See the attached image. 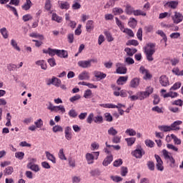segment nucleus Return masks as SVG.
<instances>
[{
  "instance_id": "29",
  "label": "nucleus",
  "mask_w": 183,
  "mask_h": 183,
  "mask_svg": "<svg viewBox=\"0 0 183 183\" xmlns=\"http://www.w3.org/2000/svg\"><path fill=\"white\" fill-rule=\"evenodd\" d=\"M124 51H125V52H127V54L129 56H134V54H136L137 50V49H131V48L127 47L124 49Z\"/></svg>"
},
{
  "instance_id": "61",
  "label": "nucleus",
  "mask_w": 183,
  "mask_h": 183,
  "mask_svg": "<svg viewBox=\"0 0 183 183\" xmlns=\"http://www.w3.org/2000/svg\"><path fill=\"white\" fill-rule=\"evenodd\" d=\"M145 144L149 148H153L154 145H155V143L152 140L147 139L145 141Z\"/></svg>"
},
{
  "instance_id": "36",
  "label": "nucleus",
  "mask_w": 183,
  "mask_h": 183,
  "mask_svg": "<svg viewBox=\"0 0 183 183\" xmlns=\"http://www.w3.org/2000/svg\"><path fill=\"white\" fill-rule=\"evenodd\" d=\"M125 141L126 142H127L128 147H132V145L135 144V141H137V139L135 137L126 138Z\"/></svg>"
},
{
  "instance_id": "37",
  "label": "nucleus",
  "mask_w": 183,
  "mask_h": 183,
  "mask_svg": "<svg viewBox=\"0 0 183 183\" xmlns=\"http://www.w3.org/2000/svg\"><path fill=\"white\" fill-rule=\"evenodd\" d=\"M157 35H160V36H162V41H164V42H167V41H168L167 34H165V33L162 30H158L157 31Z\"/></svg>"
},
{
  "instance_id": "31",
  "label": "nucleus",
  "mask_w": 183,
  "mask_h": 183,
  "mask_svg": "<svg viewBox=\"0 0 183 183\" xmlns=\"http://www.w3.org/2000/svg\"><path fill=\"white\" fill-rule=\"evenodd\" d=\"M158 128L160 131H163V132H169L172 131V128L171 127V126L162 125V126H159Z\"/></svg>"
},
{
  "instance_id": "3",
  "label": "nucleus",
  "mask_w": 183,
  "mask_h": 183,
  "mask_svg": "<svg viewBox=\"0 0 183 183\" xmlns=\"http://www.w3.org/2000/svg\"><path fill=\"white\" fill-rule=\"evenodd\" d=\"M173 24H181L183 21V15L179 11H174V15L172 16Z\"/></svg>"
},
{
  "instance_id": "11",
  "label": "nucleus",
  "mask_w": 183,
  "mask_h": 183,
  "mask_svg": "<svg viewBox=\"0 0 183 183\" xmlns=\"http://www.w3.org/2000/svg\"><path fill=\"white\" fill-rule=\"evenodd\" d=\"M72 129L69 127H66L64 129L65 138L67 141H71L72 139V133L71 132Z\"/></svg>"
},
{
  "instance_id": "52",
  "label": "nucleus",
  "mask_w": 183,
  "mask_h": 183,
  "mask_svg": "<svg viewBox=\"0 0 183 183\" xmlns=\"http://www.w3.org/2000/svg\"><path fill=\"white\" fill-rule=\"evenodd\" d=\"M15 157L17 158V159L22 160L24 159V157H25V153L23 152H17L15 153Z\"/></svg>"
},
{
  "instance_id": "49",
  "label": "nucleus",
  "mask_w": 183,
  "mask_h": 183,
  "mask_svg": "<svg viewBox=\"0 0 183 183\" xmlns=\"http://www.w3.org/2000/svg\"><path fill=\"white\" fill-rule=\"evenodd\" d=\"M29 167L31 171H34V172H38L39 171V166L38 164H29Z\"/></svg>"
},
{
  "instance_id": "35",
  "label": "nucleus",
  "mask_w": 183,
  "mask_h": 183,
  "mask_svg": "<svg viewBox=\"0 0 183 183\" xmlns=\"http://www.w3.org/2000/svg\"><path fill=\"white\" fill-rule=\"evenodd\" d=\"M4 175L6 177L8 175H12V174L14 173V167L9 166V167H7L4 171Z\"/></svg>"
},
{
  "instance_id": "24",
  "label": "nucleus",
  "mask_w": 183,
  "mask_h": 183,
  "mask_svg": "<svg viewBox=\"0 0 183 183\" xmlns=\"http://www.w3.org/2000/svg\"><path fill=\"white\" fill-rule=\"evenodd\" d=\"M94 21H92V20L87 21V22L86 24V29L87 32H91V31H92V29H94Z\"/></svg>"
},
{
  "instance_id": "46",
  "label": "nucleus",
  "mask_w": 183,
  "mask_h": 183,
  "mask_svg": "<svg viewBox=\"0 0 183 183\" xmlns=\"http://www.w3.org/2000/svg\"><path fill=\"white\" fill-rule=\"evenodd\" d=\"M107 132L109 135H112L113 137H115V135L118 134V131H117L114 127H110Z\"/></svg>"
},
{
  "instance_id": "22",
  "label": "nucleus",
  "mask_w": 183,
  "mask_h": 183,
  "mask_svg": "<svg viewBox=\"0 0 183 183\" xmlns=\"http://www.w3.org/2000/svg\"><path fill=\"white\" fill-rule=\"evenodd\" d=\"M51 84H53L54 86H60L61 79L56 77H52L51 81H50V83H48L47 85H51Z\"/></svg>"
},
{
  "instance_id": "7",
  "label": "nucleus",
  "mask_w": 183,
  "mask_h": 183,
  "mask_svg": "<svg viewBox=\"0 0 183 183\" xmlns=\"http://www.w3.org/2000/svg\"><path fill=\"white\" fill-rule=\"evenodd\" d=\"M162 152H163V155H164V158L166 159H169V161L171 162L170 166L174 167L175 159H174V157H172V156H169V153L168 152V151H167V149H163Z\"/></svg>"
},
{
  "instance_id": "60",
  "label": "nucleus",
  "mask_w": 183,
  "mask_h": 183,
  "mask_svg": "<svg viewBox=\"0 0 183 183\" xmlns=\"http://www.w3.org/2000/svg\"><path fill=\"white\" fill-rule=\"evenodd\" d=\"M170 64L172 66H176L179 64V59L174 58L170 60Z\"/></svg>"
},
{
  "instance_id": "45",
  "label": "nucleus",
  "mask_w": 183,
  "mask_h": 183,
  "mask_svg": "<svg viewBox=\"0 0 183 183\" xmlns=\"http://www.w3.org/2000/svg\"><path fill=\"white\" fill-rule=\"evenodd\" d=\"M79 0H74L73 2L74 4L71 6L72 9H81V4L78 2Z\"/></svg>"
},
{
  "instance_id": "50",
  "label": "nucleus",
  "mask_w": 183,
  "mask_h": 183,
  "mask_svg": "<svg viewBox=\"0 0 183 183\" xmlns=\"http://www.w3.org/2000/svg\"><path fill=\"white\" fill-rule=\"evenodd\" d=\"M126 45L129 46V45H133L134 46H138V45H139V43L138 42V41L135 40V39H132V40H129Z\"/></svg>"
},
{
  "instance_id": "58",
  "label": "nucleus",
  "mask_w": 183,
  "mask_h": 183,
  "mask_svg": "<svg viewBox=\"0 0 183 183\" xmlns=\"http://www.w3.org/2000/svg\"><path fill=\"white\" fill-rule=\"evenodd\" d=\"M172 105H177V107H182L183 101L182 99H177L172 102Z\"/></svg>"
},
{
  "instance_id": "64",
  "label": "nucleus",
  "mask_w": 183,
  "mask_h": 183,
  "mask_svg": "<svg viewBox=\"0 0 183 183\" xmlns=\"http://www.w3.org/2000/svg\"><path fill=\"white\" fill-rule=\"evenodd\" d=\"M47 62L49 64L50 66H56V61L54 58L49 59Z\"/></svg>"
},
{
  "instance_id": "39",
  "label": "nucleus",
  "mask_w": 183,
  "mask_h": 183,
  "mask_svg": "<svg viewBox=\"0 0 183 183\" xmlns=\"http://www.w3.org/2000/svg\"><path fill=\"white\" fill-rule=\"evenodd\" d=\"M93 121L95 122V124H102V122H104V117H102L101 115H97L94 117Z\"/></svg>"
},
{
  "instance_id": "9",
  "label": "nucleus",
  "mask_w": 183,
  "mask_h": 183,
  "mask_svg": "<svg viewBox=\"0 0 183 183\" xmlns=\"http://www.w3.org/2000/svg\"><path fill=\"white\" fill-rule=\"evenodd\" d=\"M132 154L135 158H142V155H145V152L142 149H137L132 152Z\"/></svg>"
},
{
  "instance_id": "38",
  "label": "nucleus",
  "mask_w": 183,
  "mask_h": 183,
  "mask_svg": "<svg viewBox=\"0 0 183 183\" xmlns=\"http://www.w3.org/2000/svg\"><path fill=\"white\" fill-rule=\"evenodd\" d=\"M104 34L108 42H112V41H114V38L112 37V34H111V32H109V31H105Z\"/></svg>"
},
{
  "instance_id": "16",
  "label": "nucleus",
  "mask_w": 183,
  "mask_h": 183,
  "mask_svg": "<svg viewBox=\"0 0 183 183\" xmlns=\"http://www.w3.org/2000/svg\"><path fill=\"white\" fill-rule=\"evenodd\" d=\"M77 65H79V66H80V68H89L91 66L90 61H89V60L79 61L77 63Z\"/></svg>"
},
{
  "instance_id": "51",
  "label": "nucleus",
  "mask_w": 183,
  "mask_h": 183,
  "mask_svg": "<svg viewBox=\"0 0 183 183\" xmlns=\"http://www.w3.org/2000/svg\"><path fill=\"white\" fill-rule=\"evenodd\" d=\"M59 157L62 161H66V157L65 156V153H64V149H61L59 152Z\"/></svg>"
},
{
  "instance_id": "13",
  "label": "nucleus",
  "mask_w": 183,
  "mask_h": 183,
  "mask_svg": "<svg viewBox=\"0 0 183 183\" xmlns=\"http://www.w3.org/2000/svg\"><path fill=\"white\" fill-rule=\"evenodd\" d=\"M128 81V76H120L117 80V85H125Z\"/></svg>"
},
{
  "instance_id": "33",
  "label": "nucleus",
  "mask_w": 183,
  "mask_h": 183,
  "mask_svg": "<svg viewBox=\"0 0 183 183\" xmlns=\"http://www.w3.org/2000/svg\"><path fill=\"white\" fill-rule=\"evenodd\" d=\"M137 24H138V21L134 18H130L129 21L128 22L129 26H130V28H133V29L137 26Z\"/></svg>"
},
{
  "instance_id": "8",
  "label": "nucleus",
  "mask_w": 183,
  "mask_h": 183,
  "mask_svg": "<svg viewBox=\"0 0 183 183\" xmlns=\"http://www.w3.org/2000/svg\"><path fill=\"white\" fill-rule=\"evenodd\" d=\"M139 71L141 74L144 75L143 77L144 79H151V78H152V75L149 73V71H148V69H145V67L141 66Z\"/></svg>"
},
{
  "instance_id": "12",
  "label": "nucleus",
  "mask_w": 183,
  "mask_h": 183,
  "mask_svg": "<svg viewBox=\"0 0 183 183\" xmlns=\"http://www.w3.org/2000/svg\"><path fill=\"white\" fill-rule=\"evenodd\" d=\"M178 1H167L164 6H168V8H171V9H177L178 8Z\"/></svg>"
},
{
  "instance_id": "20",
  "label": "nucleus",
  "mask_w": 183,
  "mask_h": 183,
  "mask_svg": "<svg viewBox=\"0 0 183 183\" xmlns=\"http://www.w3.org/2000/svg\"><path fill=\"white\" fill-rule=\"evenodd\" d=\"M31 6H32V1H31V0H26V2L24 3V4L21 6V8L22 9H24V11H29Z\"/></svg>"
},
{
  "instance_id": "15",
  "label": "nucleus",
  "mask_w": 183,
  "mask_h": 183,
  "mask_svg": "<svg viewBox=\"0 0 183 183\" xmlns=\"http://www.w3.org/2000/svg\"><path fill=\"white\" fill-rule=\"evenodd\" d=\"M114 161V157H112V154L107 156L103 161L102 165L104 167H108L111 162Z\"/></svg>"
},
{
  "instance_id": "27",
  "label": "nucleus",
  "mask_w": 183,
  "mask_h": 183,
  "mask_svg": "<svg viewBox=\"0 0 183 183\" xmlns=\"http://www.w3.org/2000/svg\"><path fill=\"white\" fill-rule=\"evenodd\" d=\"M51 21H55L56 22H58V24H61V22H62V17L58 16L56 13H52Z\"/></svg>"
},
{
  "instance_id": "47",
  "label": "nucleus",
  "mask_w": 183,
  "mask_h": 183,
  "mask_svg": "<svg viewBox=\"0 0 183 183\" xmlns=\"http://www.w3.org/2000/svg\"><path fill=\"white\" fill-rule=\"evenodd\" d=\"M147 167L150 171H154L155 170V163L152 161H149L147 163Z\"/></svg>"
},
{
  "instance_id": "43",
  "label": "nucleus",
  "mask_w": 183,
  "mask_h": 183,
  "mask_svg": "<svg viewBox=\"0 0 183 183\" xmlns=\"http://www.w3.org/2000/svg\"><path fill=\"white\" fill-rule=\"evenodd\" d=\"M6 8H9L10 11H11L14 14L15 16H16L17 18H19V15L18 14L16 8H15L9 4H6Z\"/></svg>"
},
{
  "instance_id": "30",
  "label": "nucleus",
  "mask_w": 183,
  "mask_h": 183,
  "mask_svg": "<svg viewBox=\"0 0 183 183\" xmlns=\"http://www.w3.org/2000/svg\"><path fill=\"white\" fill-rule=\"evenodd\" d=\"M29 36L31 38H38V39H40V41H44L45 39V37H44V35L39 34L38 33L32 32L29 34Z\"/></svg>"
},
{
  "instance_id": "26",
  "label": "nucleus",
  "mask_w": 183,
  "mask_h": 183,
  "mask_svg": "<svg viewBox=\"0 0 183 183\" xmlns=\"http://www.w3.org/2000/svg\"><path fill=\"white\" fill-rule=\"evenodd\" d=\"M134 7H132L131 5L127 4L125 6V12L127 14V15H132V14H134Z\"/></svg>"
},
{
  "instance_id": "6",
  "label": "nucleus",
  "mask_w": 183,
  "mask_h": 183,
  "mask_svg": "<svg viewBox=\"0 0 183 183\" xmlns=\"http://www.w3.org/2000/svg\"><path fill=\"white\" fill-rule=\"evenodd\" d=\"M154 158L157 161L156 167L158 171H164V162H162V159H161L159 155L155 154Z\"/></svg>"
},
{
  "instance_id": "28",
  "label": "nucleus",
  "mask_w": 183,
  "mask_h": 183,
  "mask_svg": "<svg viewBox=\"0 0 183 183\" xmlns=\"http://www.w3.org/2000/svg\"><path fill=\"white\" fill-rule=\"evenodd\" d=\"M172 72L177 76H183V70H179V68L178 67L173 68Z\"/></svg>"
},
{
  "instance_id": "32",
  "label": "nucleus",
  "mask_w": 183,
  "mask_h": 183,
  "mask_svg": "<svg viewBox=\"0 0 183 183\" xmlns=\"http://www.w3.org/2000/svg\"><path fill=\"white\" fill-rule=\"evenodd\" d=\"M133 15H134V16H147V12L140 9H137L134 10Z\"/></svg>"
},
{
  "instance_id": "62",
  "label": "nucleus",
  "mask_w": 183,
  "mask_h": 183,
  "mask_svg": "<svg viewBox=\"0 0 183 183\" xmlns=\"http://www.w3.org/2000/svg\"><path fill=\"white\" fill-rule=\"evenodd\" d=\"M94 113L89 114L86 119L87 124H92V121H94Z\"/></svg>"
},
{
  "instance_id": "10",
  "label": "nucleus",
  "mask_w": 183,
  "mask_h": 183,
  "mask_svg": "<svg viewBox=\"0 0 183 183\" xmlns=\"http://www.w3.org/2000/svg\"><path fill=\"white\" fill-rule=\"evenodd\" d=\"M159 84L162 85V86H169V80L168 79V77L165 75H162L159 78Z\"/></svg>"
},
{
  "instance_id": "42",
  "label": "nucleus",
  "mask_w": 183,
  "mask_h": 183,
  "mask_svg": "<svg viewBox=\"0 0 183 183\" xmlns=\"http://www.w3.org/2000/svg\"><path fill=\"white\" fill-rule=\"evenodd\" d=\"M125 134L129 137H135V135H137V132L134 130V129H127Z\"/></svg>"
},
{
  "instance_id": "17",
  "label": "nucleus",
  "mask_w": 183,
  "mask_h": 183,
  "mask_svg": "<svg viewBox=\"0 0 183 183\" xmlns=\"http://www.w3.org/2000/svg\"><path fill=\"white\" fill-rule=\"evenodd\" d=\"M182 124V121L177 120L171 124L170 127L172 128V131H179V125Z\"/></svg>"
},
{
  "instance_id": "25",
  "label": "nucleus",
  "mask_w": 183,
  "mask_h": 183,
  "mask_svg": "<svg viewBox=\"0 0 183 183\" xmlns=\"http://www.w3.org/2000/svg\"><path fill=\"white\" fill-rule=\"evenodd\" d=\"M36 65L41 66V69L46 70L48 66L46 65V61L44 60H39L36 61Z\"/></svg>"
},
{
  "instance_id": "57",
  "label": "nucleus",
  "mask_w": 183,
  "mask_h": 183,
  "mask_svg": "<svg viewBox=\"0 0 183 183\" xmlns=\"http://www.w3.org/2000/svg\"><path fill=\"white\" fill-rule=\"evenodd\" d=\"M171 138L174 139V142L177 145H181V139H178L175 134H171Z\"/></svg>"
},
{
  "instance_id": "44",
  "label": "nucleus",
  "mask_w": 183,
  "mask_h": 183,
  "mask_svg": "<svg viewBox=\"0 0 183 183\" xmlns=\"http://www.w3.org/2000/svg\"><path fill=\"white\" fill-rule=\"evenodd\" d=\"M112 11L114 15H121V14H124V10L119 7L114 8Z\"/></svg>"
},
{
  "instance_id": "48",
  "label": "nucleus",
  "mask_w": 183,
  "mask_h": 183,
  "mask_svg": "<svg viewBox=\"0 0 183 183\" xmlns=\"http://www.w3.org/2000/svg\"><path fill=\"white\" fill-rule=\"evenodd\" d=\"M181 88V82L178 81L174 84V85L170 88V91H177Z\"/></svg>"
},
{
  "instance_id": "55",
  "label": "nucleus",
  "mask_w": 183,
  "mask_h": 183,
  "mask_svg": "<svg viewBox=\"0 0 183 183\" xmlns=\"http://www.w3.org/2000/svg\"><path fill=\"white\" fill-rule=\"evenodd\" d=\"M104 118L107 122H112V121L114 120V119L112 118V115H111V113H105Z\"/></svg>"
},
{
  "instance_id": "40",
  "label": "nucleus",
  "mask_w": 183,
  "mask_h": 183,
  "mask_svg": "<svg viewBox=\"0 0 183 183\" xmlns=\"http://www.w3.org/2000/svg\"><path fill=\"white\" fill-rule=\"evenodd\" d=\"M0 33L1 34L4 39H8V36H9V35L8 34V30H6V28L5 27H3L2 29H0Z\"/></svg>"
},
{
  "instance_id": "63",
  "label": "nucleus",
  "mask_w": 183,
  "mask_h": 183,
  "mask_svg": "<svg viewBox=\"0 0 183 183\" xmlns=\"http://www.w3.org/2000/svg\"><path fill=\"white\" fill-rule=\"evenodd\" d=\"M16 68H18V66H16V64H9L7 65V69L9 71H14V69H16Z\"/></svg>"
},
{
  "instance_id": "59",
  "label": "nucleus",
  "mask_w": 183,
  "mask_h": 183,
  "mask_svg": "<svg viewBox=\"0 0 183 183\" xmlns=\"http://www.w3.org/2000/svg\"><path fill=\"white\" fill-rule=\"evenodd\" d=\"M92 96V91L91 89H87L84 92V97L86 99Z\"/></svg>"
},
{
  "instance_id": "21",
  "label": "nucleus",
  "mask_w": 183,
  "mask_h": 183,
  "mask_svg": "<svg viewBox=\"0 0 183 183\" xmlns=\"http://www.w3.org/2000/svg\"><path fill=\"white\" fill-rule=\"evenodd\" d=\"M46 157L49 161H51L53 164H56V159L54 154H51L49 152H45Z\"/></svg>"
},
{
  "instance_id": "2",
  "label": "nucleus",
  "mask_w": 183,
  "mask_h": 183,
  "mask_svg": "<svg viewBox=\"0 0 183 183\" xmlns=\"http://www.w3.org/2000/svg\"><path fill=\"white\" fill-rule=\"evenodd\" d=\"M99 157V152H93L92 153H87L86 154V159L87 161V164H94V159H98Z\"/></svg>"
},
{
  "instance_id": "5",
  "label": "nucleus",
  "mask_w": 183,
  "mask_h": 183,
  "mask_svg": "<svg viewBox=\"0 0 183 183\" xmlns=\"http://www.w3.org/2000/svg\"><path fill=\"white\" fill-rule=\"evenodd\" d=\"M116 66H117V69H116L117 74H119L120 75H124L127 74V69L125 66H124V64L121 63H117L116 64Z\"/></svg>"
},
{
  "instance_id": "53",
  "label": "nucleus",
  "mask_w": 183,
  "mask_h": 183,
  "mask_svg": "<svg viewBox=\"0 0 183 183\" xmlns=\"http://www.w3.org/2000/svg\"><path fill=\"white\" fill-rule=\"evenodd\" d=\"M117 1H119V0H109V2L107 3L106 5L104 6V9H108L109 6H114Z\"/></svg>"
},
{
  "instance_id": "54",
  "label": "nucleus",
  "mask_w": 183,
  "mask_h": 183,
  "mask_svg": "<svg viewBox=\"0 0 183 183\" xmlns=\"http://www.w3.org/2000/svg\"><path fill=\"white\" fill-rule=\"evenodd\" d=\"M53 132H63L64 129L62 128V127L59 126V125H56L54 127H53Z\"/></svg>"
},
{
  "instance_id": "18",
  "label": "nucleus",
  "mask_w": 183,
  "mask_h": 183,
  "mask_svg": "<svg viewBox=\"0 0 183 183\" xmlns=\"http://www.w3.org/2000/svg\"><path fill=\"white\" fill-rule=\"evenodd\" d=\"M139 86V79L134 78L131 80L129 87L130 88H138Z\"/></svg>"
},
{
  "instance_id": "14",
  "label": "nucleus",
  "mask_w": 183,
  "mask_h": 183,
  "mask_svg": "<svg viewBox=\"0 0 183 183\" xmlns=\"http://www.w3.org/2000/svg\"><path fill=\"white\" fill-rule=\"evenodd\" d=\"M79 81H88L89 79V73L86 71L81 72L78 76Z\"/></svg>"
},
{
  "instance_id": "34",
  "label": "nucleus",
  "mask_w": 183,
  "mask_h": 183,
  "mask_svg": "<svg viewBox=\"0 0 183 183\" xmlns=\"http://www.w3.org/2000/svg\"><path fill=\"white\" fill-rule=\"evenodd\" d=\"M94 76L98 79H104L107 78V74L101 71H94Z\"/></svg>"
},
{
  "instance_id": "4",
  "label": "nucleus",
  "mask_w": 183,
  "mask_h": 183,
  "mask_svg": "<svg viewBox=\"0 0 183 183\" xmlns=\"http://www.w3.org/2000/svg\"><path fill=\"white\" fill-rule=\"evenodd\" d=\"M160 92L163 98H177L179 95L177 92H173L172 90H170V92L167 94H164L167 92V90L164 89H162Z\"/></svg>"
},
{
  "instance_id": "19",
  "label": "nucleus",
  "mask_w": 183,
  "mask_h": 183,
  "mask_svg": "<svg viewBox=\"0 0 183 183\" xmlns=\"http://www.w3.org/2000/svg\"><path fill=\"white\" fill-rule=\"evenodd\" d=\"M59 7L60 9H69V3L67 1H58Z\"/></svg>"
},
{
  "instance_id": "56",
  "label": "nucleus",
  "mask_w": 183,
  "mask_h": 183,
  "mask_svg": "<svg viewBox=\"0 0 183 183\" xmlns=\"http://www.w3.org/2000/svg\"><path fill=\"white\" fill-rule=\"evenodd\" d=\"M69 116L71 118H76L78 117V113H76V111H75V109H71L69 112Z\"/></svg>"
},
{
  "instance_id": "41",
  "label": "nucleus",
  "mask_w": 183,
  "mask_h": 183,
  "mask_svg": "<svg viewBox=\"0 0 183 183\" xmlns=\"http://www.w3.org/2000/svg\"><path fill=\"white\" fill-rule=\"evenodd\" d=\"M11 45L14 48V49H16V51H18L19 52L21 51V48L18 46V43L15 39H11Z\"/></svg>"
},
{
  "instance_id": "23",
  "label": "nucleus",
  "mask_w": 183,
  "mask_h": 183,
  "mask_svg": "<svg viewBox=\"0 0 183 183\" xmlns=\"http://www.w3.org/2000/svg\"><path fill=\"white\" fill-rule=\"evenodd\" d=\"M57 56L59 58H68V51L66 50L57 49Z\"/></svg>"
},
{
  "instance_id": "1",
  "label": "nucleus",
  "mask_w": 183,
  "mask_h": 183,
  "mask_svg": "<svg viewBox=\"0 0 183 183\" xmlns=\"http://www.w3.org/2000/svg\"><path fill=\"white\" fill-rule=\"evenodd\" d=\"M144 50L147 61H149V62H152V61H154L152 55L155 54V44H147V46L144 47Z\"/></svg>"
}]
</instances>
